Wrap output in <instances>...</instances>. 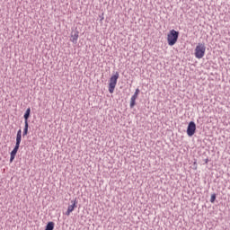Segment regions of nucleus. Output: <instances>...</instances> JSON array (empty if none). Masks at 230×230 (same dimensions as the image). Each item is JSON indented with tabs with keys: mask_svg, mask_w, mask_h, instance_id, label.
I'll return each instance as SVG.
<instances>
[{
	"mask_svg": "<svg viewBox=\"0 0 230 230\" xmlns=\"http://www.w3.org/2000/svg\"><path fill=\"white\" fill-rule=\"evenodd\" d=\"M179 40V31L175 30H171L167 34V42L169 46H175Z\"/></svg>",
	"mask_w": 230,
	"mask_h": 230,
	"instance_id": "obj_1",
	"label": "nucleus"
},
{
	"mask_svg": "<svg viewBox=\"0 0 230 230\" xmlns=\"http://www.w3.org/2000/svg\"><path fill=\"white\" fill-rule=\"evenodd\" d=\"M194 55L197 58H204V55H206V45L204 43H198L195 48Z\"/></svg>",
	"mask_w": 230,
	"mask_h": 230,
	"instance_id": "obj_2",
	"label": "nucleus"
},
{
	"mask_svg": "<svg viewBox=\"0 0 230 230\" xmlns=\"http://www.w3.org/2000/svg\"><path fill=\"white\" fill-rule=\"evenodd\" d=\"M118 78H119V73H115L111 78L109 83V93L112 94L114 93V89H116V85L118 84Z\"/></svg>",
	"mask_w": 230,
	"mask_h": 230,
	"instance_id": "obj_3",
	"label": "nucleus"
},
{
	"mask_svg": "<svg viewBox=\"0 0 230 230\" xmlns=\"http://www.w3.org/2000/svg\"><path fill=\"white\" fill-rule=\"evenodd\" d=\"M196 130H197V125L195 124V122L190 121L187 128V135L190 137H191V136L195 134Z\"/></svg>",
	"mask_w": 230,
	"mask_h": 230,
	"instance_id": "obj_4",
	"label": "nucleus"
},
{
	"mask_svg": "<svg viewBox=\"0 0 230 230\" xmlns=\"http://www.w3.org/2000/svg\"><path fill=\"white\" fill-rule=\"evenodd\" d=\"M78 37H80V32L78 31H72L70 39L71 42L76 44V42H78Z\"/></svg>",
	"mask_w": 230,
	"mask_h": 230,
	"instance_id": "obj_5",
	"label": "nucleus"
},
{
	"mask_svg": "<svg viewBox=\"0 0 230 230\" xmlns=\"http://www.w3.org/2000/svg\"><path fill=\"white\" fill-rule=\"evenodd\" d=\"M21 146H14V148L12 150L11 154H10V163H13V159H15V155H17V152H19V147Z\"/></svg>",
	"mask_w": 230,
	"mask_h": 230,
	"instance_id": "obj_6",
	"label": "nucleus"
},
{
	"mask_svg": "<svg viewBox=\"0 0 230 230\" xmlns=\"http://www.w3.org/2000/svg\"><path fill=\"white\" fill-rule=\"evenodd\" d=\"M73 205L68 206L67 210L66 212V217H69L73 211H75V208H76V199H75Z\"/></svg>",
	"mask_w": 230,
	"mask_h": 230,
	"instance_id": "obj_7",
	"label": "nucleus"
},
{
	"mask_svg": "<svg viewBox=\"0 0 230 230\" xmlns=\"http://www.w3.org/2000/svg\"><path fill=\"white\" fill-rule=\"evenodd\" d=\"M22 139V131L21 129L18 130L16 135V146H21V141Z\"/></svg>",
	"mask_w": 230,
	"mask_h": 230,
	"instance_id": "obj_8",
	"label": "nucleus"
},
{
	"mask_svg": "<svg viewBox=\"0 0 230 230\" xmlns=\"http://www.w3.org/2000/svg\"><path fill=\"white\" fill-rule=\"evenodd\" d=\"M31 112V109L28 108L23 115V118L25 119V123L27 122L28 123V119L30 118V114Z\"/></svg>",
	"mask_w": 230,
	"mask_h": 230,
	"instance_id": "obj_9",
	"label": "nucleus"
},
{
	"mask_svg": "<svg viewBox=\"0 0 230 230\" xmlns=\"http://www.w3.org/2000/svg\"><path fill=\"white\" fill-rule=\"evenodd\" d=\"M55 229V223L53 221H50L47 224L45 230H54Z\"/></svg>",
	"mask_w": 230,
	"mask_h": 230,
	"instance_id": "obj_10",
	"label": "nucleus"
},
{
	"mask_svg": "<svg viewBox=\"0 0 230 230\" xmlns=\"http://www.w3.org/2000/svg\"><path fill=\"white\" fill-rule=\"evenodd\" d=\"M136 98L135 97H131L130 99V108L133 109V107L136 105Z\"/></svg>",
	"mask_w": 230,
	"mask_h": 230,
	"instance_id": "obj_11",
	"label": "nucleus"
},
{
	"mask_svg": "<svg viewBox=\"0 0 230 230\" xmlns=\"http://www.w3.org/2000/svg\"><path fill=\"white\" fill-rule=\"evenodd\" d=\"M22 136H28V122H25V126H24Z\"/></svg>",
	"mask_w": 230,
	"mask_h": 230,
	"instance_id": "obj_12",
	"label": "nucleus"
},
{
	"mask_svg": "<svg viewBox=\"0 0 230 230\" xmlns=\"http://www.w3.org/2000/svg\"><path fill=\"white\" fill-rule=\"evenodd\" d=\"M137 96H139V88H137L135 93L132 95V97L136 99H137Z\"/></svg>",
	"mask_w": 230,
	"mask_h": 230,
	"instance_id": "obj_13",
	"label": "nucleus"
},
{
	"mask_svg": "<svg viewBox=\"0 0 230 230\" xmlns=\"http://www.w3.org/2000/svg\"><path fill=\"white\" fill-rule=\"evenodd\" d=\"M215 200H217V195L213 194L210 198V202L213 204V202H215Z\"/></svg>",
	"mask_w": 230,
	"mask_h": 230,
	"instance_id": "obj_14",
	"label": "nucleus"
},
{
	"mask_svg": "<svg viewBox=\"0 0 230 230\" xmlns=\"http://www.w3.org/2000/svg\"><path fill=\"white\" fill-rule=\"evenodd\" d=\"M205 163H208V160H205Z\"/></svg>",
	"mask_w": 230,
	"mask_h": 230,
	"instance_id": "obj_15",
	"label": "nucleus"
}]
</instances>
